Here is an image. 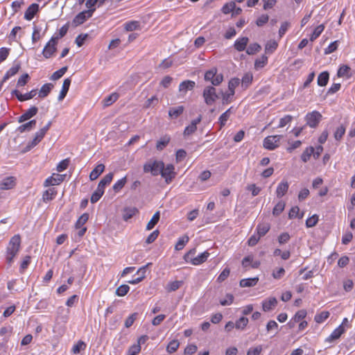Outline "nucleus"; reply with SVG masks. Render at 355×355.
Masks as SVG:
<instances>
[{"label":"nucleus","mask_w":355,"mask_h":355,"mask_svg":"<svg viewBox=\"0 0 355 355\" xmlns=\"http://www.w3.org/2000/svg\"><path fill=\"white\" fill-rule=\"evenodd\" d=\"M21 246V237L15 234L9 241L6 248V259L8 265H11L15 257L18 254Z\"/></svg>","instance_id":"nucleus-1"},{"label":"nucleus","mask_w":355,"mask_h":355,"mask_svg":"<svg viewBox=\"0 0 355 355\" xmlns=\"http://www.w3.org/2000/svg\"><path fill=\"white\" fill-rule=\"evenodd\" d=\"M163 167L164 162L162 161H150L144 165V171L145 173L150 172L153 175L156 176L161 175Z\"/></svg>","instance_id":"nucleus-2"},{"label":"nucleus","mask_w":355,"mask_h":355,"mask_svg":"<svg viewBox=\"0 0 355 355\" xmlns=\"http://www.w3.org/2000/svg\"><path fill=\"white\" fill-rule=\"evenodd\" d=\"M205 80L210 81L214 86H218L223 82V75L217 73V69L213 67L205 72Z\"/></svg>","instance_id":"nucleus-3"},{"label":"nucleus","mask_w":355,"mask_h":355,"mask_svg":"<svg viewBox=\"0 0 355 355\" xmlns=\"http://www.w3.org/2000/svg\"><path fill=\"white\" fill-rule=\"evenodd\" d=\"M240 84V79L238 78H232L228 83V92L223 94V103H228L232 101L234 95L235 88Z\"/></svg>","instance_id":"nucleus-4"},{"label":"nucleus","mask_w":355,"mask_h":355,"mask_svg":"<svg viewBox=\"0 0 355 355\" xmlns=\"http://www.w3.org/2000/svg\"><path fill=\"white\" fill-rule=\"evenodd\" d=\"M202 96L205 103L208 105H213L218 98L216 89L213 86L206 87L203 90Z\"/></svg>","instance_id":"nucleus-5"},{"label":"nucleus","mask_w":355,"mask_h":355,"mask_svg":"<svg viewBox=\"0 0 355 355\" xmlns=\"http://www.w3.org/2000/svg\"><path fill=\"white\" fill-rule=\"evenodd\" d=\"M282 135H271L266 137L263 140V147L269 150H272L279 146Z\"/></svg>","instance_id":"nucleus-6"},{"label":"nucleus","mask_w":355,"mask_h":355,"mask_svg":"<svg viewBox=\"0 0 355 355\" xmlns=\"http://www.w3.org/2000/svg\"><path fill=\"white\" fill-rule=\"evenodd\" d=\"M58 40V37H52L50 41L47 42L42 51V54L45 58H51L56 51Z\"/></svg>","instance_id":"nucleus-7"},{"label":"nucleus","mask_w":355,"mask_h":355,"mask_svg":"<svg viewBox=\"0 0 355 355\" xmlns=\"http://www.w3.org/2000/svg\"><path fill=\"white\" fill-rule=\"evenodd\" d=\"M161 175L164 179L166 183L169 184L176 175L174 165L172 164H168L165 166L164 164Z\"/></svg>","instance_id":"nucleus-8"},{"label":"nucleus","mask_w":355,"mask_h":355,"mask_svg":"<svg viewBox=\"0 0 355 355\" xmlns=\"http://www.w3.org/2000/svg\"><path fill=\"white\" fill-rule=\"evenodd\" d=\"M94 13V10H86L79 12L73 19L72 24L74 26L83 24L87 19L90 18Z\"/></svg>","instance_id":"nucleus-9"},{"label":"nucleus","mask_w":355,"mask_h":355,"mask_svg":"<svg viewBox=\"0 0 355 355\" xmlns=\"http://www.w3.org/2000/svg\"><path fill=\"white\" fill-rule=\"evenodd\" d=\"M322 115L318 111H313L306 115V124L311 128H315L321 121Z\"/></svg>","instance_id":"nucleus-10"},{"label":"nucleus","mask_w":355,"mask_h":355,"mask_svg":"<svg viewBox=\"0 0 355 355\" xmlns=\"http://www.w3.org/2000/svg\"><path fill=\"white\" fill-rule=\"evenodd\" d=\"M37 93V90L34 89L31 92L26 93L24 94H21L18 90L14 89L12 91V95H14L17 97L18 101L23 102L25 101L30 100L35 97Z\"/></svg>","instance_id":"nucleus-11"},{"label":"nucleus","mask_w":355,"mask_h":355,"mask_svg":"<svg viewBox=\"0 0 355 355\" xmlns=\"http://www.w3.org/2000/svg\"><path fill=\"white\" fill-rule=\"evenodd\" d=\"M20 69L21 62L19 61H15L12 67L5 73L2 79V83L7 81L10 78L17 74Z\"/></svg>","instance_id":"nucleus-12"},{"label":"nucleus","mask_w":355,"mask_h":355,"mask_svg":"<svg viewBox=\"0 0 355 355\" xmlns=\"http://www.w3.org/2000/svg\"><path fill=\"white\" fill-rule=\"evenodd\" d=\"M38 109L35 106L31 107L28 110H26L19 118L18 122L23 123L37 114Z\"/></svg>","instance_id":"nucleus-13"},{"label":"nucleus","mask_w":355,"mask_h":355,"mask_svg":"<svg viewBox=\"0 0 355 355\" xmlns=\"http://www.w3.org/2000/svg\"><path fill=\"white\" fill-rule=\"evenodd\" d=\"M345 331V327L343 324H340L333 332L325 339L327 343H332L333 341L338 340L341 335Z\"/></svg>","instance_id":"nucleus-14"},{"label":"nucleus","mask_w":355,"mask_h":355,"mask_svg":"<svg viewBox=\"0 0 355 355\" xmlns=\"http://www.w3.org/2000/svg\"><path fill=\"white\" fill-rule=\"evenodd\" d=\"M202 117L200 115L197 119L193 120L184 130V135L188 136L193 133L197 130V125L201 121Z\"/></svg>","instance_id":"nucleus-15"},{"label":"nucleus","mask_w":355,"mask_h":355,"mask_svg":"<svg viewBox=\"0 0 355 355\" xmlns=\"http://www.w3.org/2000/svg\"><path fill=\"white\" fill-rule=\"evenodd\" d=\"M15 185V178L14 177H6L0 183L1 190H8L12 189Z\"/></svg>","instance_id":"nucleus-16"},{"label":"nucleus","mask_w":355,"mask_h":355,"mask_svg":"<svg viewBox=\"0 0 355 355\" xmlns=\"http://www.w3.org/2000/svg\"><path fill=\"white\" fill-rule=\"evenodd\" d=\"M39 10V6L37 3H32L26 10L24 18L26 20H31Z\"/></svg>","instance_id":"nucleus-17"},{"label":"nucleus","mask_w":355,"mask_h":355,"mask_svg":"<svg viewBox=\"0 0 355 355\" xmlns=\"http://www.w3.org/2000/svg\"><path fill=\"white\" fill-rule=\"evenodd\" d=\"M36 121L35 119L31 120L26 123H24L19 125L16 131L19 133H23L24 132H30L33 129H34L36 126Z\"/></svg>","instance_id":"nucleus-18"},{"label":"nucleus","mask_w":355,"mask_h":355,"mask_svg":"<svg viewBox=\"0 0 355 355\" xmlns=\"http://www.w3.org/2000/svg\"><path fill=\"white\" fill-rule=\"evenodd\" d=\"M248 42L247 37H239L235 41L234 46L238 51H243L246 49Z\"/></svg>","instance_id":"nucleus-19"},{"label":"nucleus","mask_w":355,"mask_h":355,"mask_svg":"<svg viewBox=\"0 0 355 355\" xmlns=\"http://www.w3.org/2000/svg\"><path fill=\"white\" fill-rule=\"evenodd\" d=\"M196 86V83L193 80H187L182 81L179 85V91L186 93L187 91L192 90Z\"/></svg>","instance_id":"nucleus-20"},{"label":"nucleus","mask_w":355,"mask_h":355,"mask_svg":"<svg viewBox=\"0 0 355 355\" xmlns=\"http://www.w3.org/2000/svg\"><path fill=\"white\" fill-rule=\"evenodd\" d=\"M289 184L287 181H282L277 186L276 189V195L277 198H282L288 191Z\"/></svg>","instance_id":"nucleus-21"},{"label":"nucleus","mask_w":355,"mask_h":355,"mask_svg":"<svg viewBox=\"0 0 355 355\" xmlns=\"http://www.w3.org/2000/svg\"><path fill=\"white\" fill-rule=\"evenodd\" d=\"M209 256V253L207 251H205L204 252H202L201 254L194 257L193 259H191L192 260L191 263L193 266L200 265L201 263L205 262L207 260Z\"/></svg>","instance_id":"nucleus-22"},{"label":"nucleus","mask_w":355,"mask_h":355,"mask_svg":"<svg viewBox=\"0 0 355 355\" xmlns=\"http://www.w3.org/2000/svg\"><path fill=\"white\" fill-rule=\"evenodd\" d=\"M56 195L57 190L53 187L49 188L43 193L42 200L45 202L51 201L55 198Z\"/></svg>","instance_id":"nucleus-23"},{"label":"nucleus","mask_w":355,"mask_h":355,"mask_svg":"<svg viewBox=\"0 0 355 355\" xmlns=\"http://www.w3.org/2000/svg\"><path fill=\"white\" fill-rule=\"evenodd\" d=\"M105 165L103 164H98L90 173L89 178L91 180H95L104 171Z\"/></svg>","instance_id":"nucleus-24"},{"label":"nucleus","mask_w":355,"mask_h":355,"mask_svg":"<svg viewBox=\"0 0 355 355\" xmlns=\"http://www.w3.org/2000/svg\"><path fill=\"white\" fill-rule=\"evenodd\" d=\"M277 304V300L275 297H270L262 302V308L264 311H268Z\"/></svg>","instance_id":"nucleus-25"},{"label":"nucleus","mask_w":355,"mask_h":355,"mask_svg":"<svg viewBox=\"0 0 355 355\" xmlns=\"http://www.w3.org/2000/svg\"><path fill=\"white\" fill-rule=\"evenodd\" d=\"M139 212L136 207H126L123 209V219L125 221L128 220Z\"/></svg>","instance_id":"nucleus-26"},{"label":"nucleus","mask_w":355,"mask_h":355,"mask_svg":"<svg viewBox=\"0 0 355 355\" xmlns=\"http://www.w3.org/2000/svg\"><path fill=\"white\" fill-rule=\"evenodd\" d=\"M150 263H148L147 265L141 267L137 272V273H142L141 276H139L132 280L128 281L129 284H137L141 282L146 277V268Z\"/></svg>","instance_id":"nucleus-27"},{"label":"nucleus","mask_w":355,"mask_h":355,"mask_svg":"<svg viewBox=\"0 0 355 355\" xmlns=\"http://www.w3.org/2000/svg\"><path fill=\"white\" fill-rule=\"evenodd\" d=\"M184 107L182 105L171 107L168 110V115L173 119H177L184 112Z\"/></svg>","instance_id":"nucleus-28"},{"label":"nucleus","mask_w":355,"mask_h":355,"mask_svg":"<svg viewBox=\"0 0 355 355\" xmlns=\"http://www.w3.org/2000/svg\"><path fill=\"white\" fill-rule=\"evenodd\" d=\"M259 281V278L257 277L252 278H247L243 279L240 281V286L241 287H252L255 286Z\"/></svg>","instance_id":"nucleus-29"},{"label":"nucleus","mask_w":355,"mask_h":355,"mask_svg":"<svg viewBox=\"0 0 355 355\" xmlns=\"http://www.w3.org/2000/svg\"><path fill=\"white\" fill-rule=\"evenodd\" d=\"M329 79V74L327 71L320 73L318 76L317 83L320 87L327 85Z\"/></svg>","instance_id":"nucleus-30"},{"label":"nucleus","mask_w":355,"mask_h":355,"mask_svg":"<svg viewBox=\"0 0 355 355\" xmlns=\"http://www.w3.org/2000/svg\"><path fill=\"white\" fill-rule=\"evenodd\" d=\"M53 87V85L52 83H46L43 85L40 89L39 96L40 98H45L51 92Z\"/></svg>","instance_id":"nucleus-31"},{"label":"nucleus","mask_w":355,"mask_h":355,"mask_svg":"<svg viewBox=\"0 0 355 355\" xmlns=\"http://www.w3.org/2000/svg\"><path fill=\"white\" fill-rule=\"evenodd\" d=\"M232 113H233V107H231L220 115L218 119L220 128L226 124Z\"/></svg>","instance_id":"nucleus-32"},{"label":"nucleus","mask_w":355,"mask_h":355,"mask_svg":"<svg viewBox=\"0 0 355 355\" xmlns=\"http://www.w3.org/2000/svg\"><path fill=\"white\" fill-rule=\"evenodd\" d=\"M171 140V137L168 135H165L159 139L157 141L156 144L157 150L161 151L169 143Z\"/></svg>","instance_id":"nucleus-33"},{"label":"nucleus","mask_w":355,"mask_h":355,"mask_svg":"<svg viewBox=\"0 0 355 355\" xmlns=\"http://www.w3.org/2000/svg\"><path fill=\"white\" fill-rule=\"evenodd\" d=\"M104 191L105 189L103 188L99 187V186L98 185L97 189L95 190V191L92 193L91 196V202L96 203V202H98L103 195Z\"/></svg>","instance_id":"nucleus-34"},{"label":"nucleus","mask_w":355,"mask_h":355,"mask_svg":"<svg viewBox=\"0 0 355 355\" xmlns=\"http://www.w3.org/2000/svg\"><path fill=\"white\" fill-rule=\"evenodd\" d=\"M119 94L114 92L110 94L108 96L105 97L103 102L104 107H107L111 105L112 103H114L115 101H117L119 98Z\"/></svg>","instance_id":"nucleus-35"},{"label":"nucleus","mask_w":355,"mask_h":355,"mask_svg":"<svg viewBox=\"0 0 355 355\" xmlns=\"http://www.w3.org/2000/svg\"><path fill=\"white\" fill-rule=\"evenodd\" d=\"M160 218L159 211H156L146 225V230H152L159 222Z\"/></svg>","instance_id":"nucleus-36"},{"label":"nucleus","mask_w":355,"mask_h":355,"mask_svg":"<svg viewBox=\"0 0 355 355\" xmlns=\"http://www.w3.org/2000/svg\"><path fill=\"white\" fill-rule=\"evenodd\" d=\"M270 225L268 223L259 224L257 227V232L259 236H263L270 230Z\"/></svg>","instance_id":"nucleus-37"},{"label":"nucleus","mask_w":355,"mask_h":355,"mask_svg":"<svg viewBox=\"0 0 355 355\" xmlns=\"http://www.w3.org/2000/svg\"><path fill=\"white\" fill-rule=\"evenodd\" d=\"M88 219H89V214L87 213H84L83 214H82L78 218V219L77 220V221L75 224L76 229H78L80 227H85L84 225L86 223V222L88 220Z\"/></svg>","instance_id":"nucleus-38"},{"label":"nucleus","mask_w":355,"mask_h":355,"mask_svg":"<svg viewBox=\"0 0 355 355\" xmlns=\"http://www.w3.org/2000/svg\"><path fill=\"white\" fill-rule=\"evenodd\" d=\"M261 49V46L258 43L250 44L246 49V53L248 55H254L259 52Z\"/></svg>","instance_id":"nucleus-39"},{"label":"nucleus","mask_w":355,"mask_h":355,"mask_svg":"<svg viewBox=\"0 0 355 355\" xmlns=\"http://www.w3.org/2000/svg\"><path fill=\"white\" fill-rule=\"evenodd\" d=\"M189 238L188 236L184 235L182 237L179 238L177 243L175 244V248L176 250H181L184 248L185 245L189 242Z\"/></svg>","instance_id":"nucleus-40"},{"label":"nucleus","mask_w":355,"mask_h":355,"mask_svg":"<svg viewBox=\"0 0 355 355\" xmlns=\"http://www.w3.org/2000/svg\"><path fill=\"white\" fill-rule=\"evenodd\" d=\"M268 63V57L263 55L261 58L257 59L254 62V68L256 69H259L263 67Z\"/></svg>","instance_id":"nucleus-41"},{"label":"nucleus","mask_w":355,"mask_h":355,"mask_svg":"<svg viewBox=\"0 0 355 355\" xmlns=\"http://www.w3.org/2000/svg\"><path fill=\"white\" fill-rule=\"evenodd\" d=\"M303 213L300 214V208L297 206L293 207L288 214V217L290 218H303Z\"/></svg>","instance_id":"nucleus-42"},{"label":"nucleus","mask_w":355,"mask_h":355,"mask_svg":"<svg viewBox=\"0 0 355 355\" xmlns=\"http://www.w3.org/2000/svg\"><path fill=\"white\" fill-rule=\"evenodd\" d=\"M314 152V148L312 146L308 147L305 149V150L302 153L301 155V159L304 162H306L309 160L311 155H313Z\"/></svg>","instance_id":"nucleus-43"},{"label":"nucleus","mask_w":355,"mask_h":355,"mask_svg":"<svg viewBox=\"0 0 355 355\" xmlns=\"http://www.w3.org/2000/svg\"><path fill=\"white\" fill-rule=\"evenodd\" d=\"M183 284L182 281H174L167 284L166 290L168 292L175 291Z\"/></svg>","instance_id":"nucleus-44"},{"label":"nucleus","mask_w":355,"mask_h":355,"mask_svg":"<svg viewBox=\"0 0 355 355\" xmlns=\"http://www.w3.org/2000/svg\"><path fill=\"white\" fill-rule=\"evenodd\" d=\"M324 29V26L323 24H320V25L318 26L314 29L313 33L311 34L310 40L313 42L315 40H316L320 35V34L322 33Z\"/></svg>","instance_id":"nucleus-45"},{"label":"nucleus","mask_w":355,"mask_h":355,"mask_svg":"<svg viewBox=\"0 0 355 355\" xmlns=\"http://www.w3.org/2000/svg\"><path fill=\"white\" fill-rule=\"evenodd\" d=\"M248 323V319L245 317H241L235 322V328L237 329H244Z\"/></svg>","instance_id":"nucleus-46"},{"label":"nucleus","mask_w":355,"mask_h":355,"mask_svg":"<svg viewBox=\"0 0 355 355\" xmlns=\"http://www.w3.org/2000/svg\"><path fill=\"white\" fill-rule=\"evenodd\" d=\"M179 345L180 343L177 340H173L168 343L166 347L167 352H168L169 354L174 353L178 349Z\"/></svg>","instance_id":"nucleus-47"},{"label":"nucleus","mask_w":355,"mask_h":355,"mask_svg":"<svg viewBox=\"0 0 355 355\" xmlns=\"http://www.w3.org/2000/svg\"><path fill=\"white\" fill-rule=\"evenodd\" d=\"M67 71V67H63L59 70L55 71L51 76V80H56L60 78Z\"/></svg>","instance_id":"nucleus-48"},{"label":"nucleus","mask_w":355,"mask_h":355,"mask_svg":"<svg viewBox=\"0 0 355 355\" xmlns=\"http://www.w3.org/2000/svg\"><path fill=\"white\" fill-rule=\"evenodd\" d=\"M130 290V286L127 284H122L116 290V295L120 297L125 295Z\"/></svg>","instance_id":"nucleus-49"},{"label":"nucleus","mask_w":355,"mask_h":355,"mask_svg":"<svg viewBox=\"0 0 355 355\" xmlns=\"http://www.w3.org/2000/svg\"><path fill=\"white\" fill-rule=\"evenodd\" d=\"M86 348V344L82 341L79 340L73 347H72L71 352L75 354H79L80 351L84 350Z\"/></svg>","instance_id":"nucleus-50"},{"label":"nucleus","mask_w":355,"mask_h":355,"mask_svg":"<svg viewBox=\"0 0 355 355\" xmlns=\"http://www.w3.org/2000/svg\"><path fill=\"white\" fill-rule=\"evenodd\" d=\"M126 182V177H123V178L119 180L116 182L114 184L112 187L113 190L115 192H119L125 186Z\"/></svg>","instance_id":"nucleus-51"},{"label":"nucleus","mask_w":355,"mask_h":355,"mask_svg":"<svg viewBox=\"0 0 355 355\" xmlns=\"http://www.w3.org/2000/svg\"><path fill=\"white\" fill-rule=\"evenodd\" d=\"M329 316V313L328 311H322L320 313L316 314L315 315L314 320L317 323H322L326 320Z\"/></svg>","instance_id":"nucleus-52"},{"label":"nucleus","mask_w":355,"mask_h":355,"mask_svg":"<svg viewBox=\"0 0 355 355\" xmlns=\"http://www.w3.org/2000/svg\"><path fill=\"white\" fill-rule=\"evenodd\" d=\"M277 46H278V44L275 41L270 40L267 42L266 47H265V51L268 53H272L276 50V49L277 48Z\"/></svg>","instance_id":"nucleus-53"},{"label":"nucleus","mask_w":355,"mask_h":355,"mask_svg":"<svg viewBox=\"0 0 355 355\" xmlns=\"http://www.w3.org/2000/svg\"><path fill=\"white\" fill-rule=\"evenodd\" d=\"M235 9V1H230L225 3L222 8V12L227 15L232 12L233 10Z\"/></svg>","instance_id":"nucleus-54"},{"label":"nucleus","mask_w":355,"mask_h":355,"mask_svg":"<svg viewBox=\"0 0 355 355\" xmlns=\"http://www.w3.org/2000/svg\"><path fill=\"white\" fill-rule=\"evenodd\" d=\"M125 29L128 31H132L139 27V22L137 21H130L125 24Z\"/></svg>","instance_id":"nucleus-55"},{"label":"nucleus","mask_w":355,"mask_h":355,"mask_svg":"<svg viewBox=\"0 0 355 355\" xmlns=\"http://www.w3.org/2000/svg\"><path fill=\"white\" fill-rule=\"evenodd\" d=\"M285 203L283 201H279L273 208L272 214L275 216L279 215L284 209Z\"/></svg>","instance_id":"nucleus-56"},{"label":"nucleus","mask_w":355,"mask_h":355,"mask_svg":"<svg viewBox=\"0 0 355 355\" xmlns=\"http://www.w3.org/2000/svg\"><path fill=\"white\" fill-rule=\"evenodd\" d=\"M338 46V41L331 42L327 48L324 49V53L325 55L330 54L334 52Z\"/></svg>","instance_id":"nucleus-57"},{"label":"nucleus","mask_w":355,"mask_h":355,"mask_svg":"<svg viewBox=\"0 0 355 355\" xmlns=\"http://www.w3.org/2000/svg\"><path fill=\"white\" fill-rule=\"evenodd\" d=\"M141 351V346L139 345V344L135 343L132 345H131L128 350V355H137Z\"/></svg>","instance_id":"nucleus-58"},{"label":"nucleus","mask_w":355,"mask_h":355,"mask_svg":"<svg viewBox=\"0 0 355 355\" xmlns=\"http://www.w3.org/2000/svg\"><path fill=\"white\" fill-rule=\"evenodd\" d=\"M252 78L253 76L252 73H245L242 78V86H244L245 87H248V85L252 83Z\"/></svg>","instance_id":"nucleus-59"},{"label":"nucleus","mask_w":355,"mask_h":355,"mask_svg":"<svg viewBox=\"0 0 355 355\" xmlns=\"http://www.w3.org/2000/svg\"><path fill=\"white\" fill-rule=\"evenodd\" d=\"M318 221V216L316 214L313 215L306 220V225L307 227H314Z\"/></svg>","instance_id":"nucleus-60"},{"label":"nucleus","mask_w":355,"mask_h":355,"mask_svg":"<svg viewBox=\"0 0 355 355\" xmlns=\"http://www.w3.org/2000/svg\"><path fill=\"white\" fill-rule=\"evenodd\" d=\"M306 316V311L304 309H301L298 311L293 317V320L295 322H298L302 319H304Z\"/></svg>","instance_id":"nucleus-61"},{"label":"nucleus","mask_w":355,"mask_h":355,"mask_svg":"<svg viewBox=\"0 0 355 355\" xmlns=\"http://www.w3.org/2000/svg\"><path fill=\"white\" fill-rule=\"evenodd\" d=\"M230 270L228 268H225L219 275V276L217 278L218 282H224L230 275Z\"/></svg>","instance_id":"nucleus-62"},{"label":"nucleus","mask_w":355,"mask_h":355,"mask_svg":"<svg viewBox=\"0 0 355 355\" xmlns=\"http://www.w3.org/2000/svg\"><path fill=\"white\" fill-rule=\"evenodd\" d=\"M246 189L249 191H251L252 196L259 195L261 191V189L257 187L255 184H248L246 187Z\"/></svg>","instance_id":"nucleus-63"},{"label":"nucleus","mask_w":355,"mask_h":355,"mask_svg":"<svg viewBox=\"0 0 355 355\" xmlns=\"http://www.w3.org/2000/svg\"><path fill=\"white\" fill-rule=\"evenodd\" d=\"M261 351L262 347L259 345L254 348H250L247 352V355H259Z\"/></svg>","instance_id":"nucleus-64"}]
</instances>
